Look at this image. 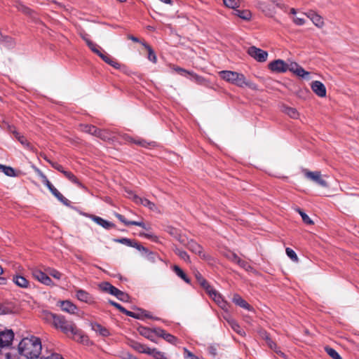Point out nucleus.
Returning a JSON list of instances; mask_svg holds the SVG:
<instances>
[{"instance_id": "nucleus-1", "label": "nucleus", "mask_w": 359, "mask_h": 359, "mask_svg": "<svg viewBox=\"0 0 359 359\" xmlns=\"http://www.w3.org/2000/svg\"><path fill=\"white\" fill-rule=\"evenodd\" d=\"M46 318L53 320L54 326L60 329L66 334H71L75 340L81 342L83 341L86 337L83 335L82 332L76 327L74 323L66 320L62 316L48 313Z\"/></svg>"}, {"instance_id": "nucleus-2", "label": "nucleus", "mask_w": 359, "mask_h": 359, "mask_svg": "<svg viewBox=\"0 0 359 359\" xmlns=\"http://www.w3.org/2000/svg\"><path fill=\"white\" fill-rule=\"evenodd\" d=\"M41 339L34 336L22 339L18 345L20 354L29 359L38 358L41 354Z\"/></svg>"}, {"instance_id": "nucleus-3", "label": "nucleus", "mask_w": 359, "mask_h": 359, "mask_svg": "<svg viewBox=\"0 0 359 359\" xmlns=\"http://www.w3.org/2000/svg\"><path fill=\"white\" fill-rule=\"evenodd\" d=\"M219 74L223 80L238 87L243 88L244 86H248L251 88H254V84L248 81L243 74L233 71L223 70L219 72Z\"/></svg>"}, {"instance_id": "nucleus-4", "label": "nucleus", "mask_w": 359, "mask_h": 359, "mask_svg": "<svg viewBox=\"0 0 359 359\" xmlns=\"http://www.w3.org/2000/svg\"><path fill=\"white\" fill-rule=\"evenodd\" d=\"M303 172L304 174V176L307 179L316 182L320 187H328V184L327 183V182L322 178L320 172H319V171L312 172V171H309L307 169H304V170H303Z\"/></svg>"}, {"instance_id": "nucleus-5", "label": "nucleus", "mask_w": 359, "mask_h": 359, "mask_svg": "<svg viewBox=\"0 0 359 359\" xmlns=\"http://www.w3.org/2000/svg\"><path fill=\"white\" fill-rule=\"evenodd\" d=\"M248 53L259 62H265L267 60L268 53L255 46H250Z\"/></svg>"}, {"instance_id": "nucleus-6", "label": "nucleus", "mask_w": 359, "mask_h": 359, "mask_svg": "<svg viewBox=\"0 0 359 359\" xmlns=\"http://www.w3.org/2000/svg\"><path fill=\"white\" fill-rule=\"evenodd\" d=\"M269 69L273 72L284 73L288 70V67L284 60L278 59L269 64Z\"/></svg>"}, {"instance_id": "nucleus-7", "label": "nucleus", "mask_w": 359, "mask_h": 359, "mask_svg": "<svg viewBox=\"0 0 359 359\" xmlns=\"http://www.w3.org/2000/svg\"><path fill=\"white\" fill-rule=\"evenodd\" d=\"M114 242L121 243L123 245H126L129 247H133L136 249H137L140 251L144 252L145 253L149 252V250L147 248H144L143 245H140L137 242H136L134 240H131L127 238H116L114 240Z\"/></svg>"}, {"instance_id": "nucleus-8", "label": "nucleus", "mask_w": 359, "mask_h": 359, "mask_svg": "<svg viewBox=\"0 0 359 359\" xmlns=\"http://www.w3.org/2000/svg\"><path fill=\"white\" fill-rule=\"evenodd\" d=\"M154 332L156 336L163 338L167 342L171 344L176 345L178 341L176 337L170 333L166 332L165 330L161 327H154Z\"/></svg>"}, {"instance_id": "nucleus-9", "label": "nucleus", "mask_w": 359, "mask_h": 359, "mask_svg": "<svg viewBox=\"0 0 359 359\" xmlns=\"http://www.w3.org/2000/svg\"><path fill=\"white\" fill-rule=\"evenodd\" d=\"M287 66L288 67V70L295 74L297 76L306 79L307 78L310 73L306 70H304L300 65H299L297 62H290L287 63Z\"/></svg>"}, {"instance_id": "nucleus-10", "label": "nucleus", "mask_w": 359, "mask_h": 359, "mask_svg": "<svg viewBox=\"0 0 359 359\" xmlns=\"http://www.w3.org/2000/svg\"><path fill=\"white\" fill-rule=\"evenodd\" d=\"M76 297L79 301L89 304L95 302L94 297L89 292L82 289L76 290Z\"/></svg>"}, {"instance_id": "nucleus-11", "label": "nucleus", "mask_w": 359, "mask_h": 359, "mask_svg": "<svg viewBox=\"0 0 359 359\" xmlns=\"http://www.w3.org/2000/svg\"><path fill=\"white\" fill-rule=\"evenodd\" d=\"M32 276L35 279L46 285H51L53 284V281L50 277L46 273L40 270H33Z\"/></svg>"}, {"instance_id": "nucleus-12", "label": "nucleus", "mask_w": 359, "mask_h": 359, "mask_svg": "<svg viewBox=\"0 0 359 359\" xmlns=\"http://www.w3.org/2000/svg\"><path fill=\"white\" fill-rule=\"evenodd\" d=\"M311 88L318 96L320 97L326 96V88L322 82L319 81H313Z\"/></svg>"}, {"instance_id": "nucleus-13", "label": "nucleus", "mask_w": 359, "mask_h": 359, "mask_svg": "<svg viewBox=\"0 0 359 359\" xmlns=\"http://www.w3.org/2000/svg\"><path fill=\"white\" fill-rule=\"evenodd\" d=\"M187 248L189 250L195 254L198 255L201 257L205 258V255L203 250V247L194 240H190L187 243Z\"/></svg>"}, {"instance_id": "nucleus-14", "label": "nucleus", "mask_w": 359, "mask_h": 359, "mask_svg": "<svg viewBox=\"0 0 359 359\" xmlns=\"http://www.w3.org/2000/svg\"><path fill=\"white\" fill-rule=\"evenodd\" d=\"M89 217L96 224L102 226L105 229H109L115 226L114 224L107 220H105L100 217L94 215H90Z\"/></svg>"}, {"instance_id": "nucleus-15", "label": "nucleus", "mask_w": 359, "mask_h": 359, "mask_svg": "<svg viewBox=\"0 0 359 359\" xmlns=\"http://www.w3.org/2000/svg\"><path fill=\"white\" fill-rule=\"evenodd\" d=\"M133 201L137 204H141L143 206L148 208L150 210H155L156 209V205L147 198H141L137 195H134Z\"/></svg>"}, {"instance_id": "nucleus-16", "label": "nucleus", "mask_w": 359, "mask_h": 359, "mask_svg": "<svg viewBox=\"0 0 359 359\" xmlns=\"http://www.w3.org/2000/svg\"><path fill=\"white\" fill-rule=\"evenodd\" d=\"M307 17L313 22V23L318 27L321 28L324 25L323 18L313 11H310L306 14Z\"/></svg>"}, {"instance_id": "nucleus-17", "label": "nucleus", "mask_w": 359, "mask_h": 359, "mask_svg": "<svg viewBox=\"0 0 359 359\" xmlns=\"http://www.w3.org/2000/svg\"><path fill=\"white\" fill-rule=\"evenodd\" d=\"M116 217L122 223H123L126 226H140L144 229H147L146 225L143 222H137V221H128L127 220L125 217L119 213L115 214Z\"/></svg>"}, {"instance_id": "nucleus-18", "label": "nucleus", "mask_w": 359, "mask_h": 359, "mask_svg": "<svg viewBox=\"0 0 359 359\" xmlns=\"http://www.w3.org/2000/svg\"><path fill=\"white\" fill-rule=\"evenodd\" d=\"M60 304L61 309L69 313L74 314L77 310L76 306L69 300L60 302Z\"/></svg>"}, {"instance_id": "nucleus-19", "label": "nucleus", "mask_w": 359, "mask_h": 359, "mask_svg": "<svg viewBox=\"0 0 359 359\" xmlns=\"http://www.w3.org/2000/svg\"><path fill=\"white\" fill-rule=\"evenodd\" d=\"M98 56L100 57L102 59V60H104L107 64L111 65L115 69H120L121 65L118 62L112 59L111 56L106 53L104 51H101L99 53Z\"/></svg>"}, {"instance_id": "nucleus-20", "label": "nucleus", "mask_w": 359, "mask_h": 359, "mask_svg": "<svg viewBox=\"0 0 359 359\" xmlns=\"http://www.w3.org/2000/svg\"><path fill=\"white\" fill-rule=\"evenodd\" d=\"M99 287L102 291L109 293L114 296H116V294H117V293L119 291L118 288L112 285L109 282H103L100 284Z\"/></svg>"}, {"instance_id": "nucleus-21", "label": "nucleus", "mask_w": 359, "mask_h": 359, "mask_svg": "<svg viewBox=\"0 0 359 359\" xmlns=\"http://www.w3.org/2000/svg\"><path fill=\"white\" fill-rule=\"evenodd\" d=\"M232 301L235 304L239 306L241 308L248 311L252 310V307L238 294H235L233 295Z\"/></svg>"}, {"instance_id": "nucleus-22", "label": "nucleus", "mask_w": 359, "mask_h": 359, "mask_svg": "<svg viewBox=\"0 0 359 359\" xmlns=\"http://www.w3.org/2000/svg\"><path fill=\"white\" fill-rule=\"evenodd\" d=\"M165 231L180 243H184L185 242V238L181 236L180 231L177 229L168 226L166 227Z\"/></svg>"}, {"instance_id": "nucleus-23", "label": "nucleus", "mask_w": 359, "mask_h": 359, "mask_svg": "<svg viewBox=\"0 0 359 359\" xmlns=\"http://www.w3.org/2000/svg\"><path fill=\"white\" fill-rule=\"evenodd\" d=\"M130 346L133 348L135 351L141 353L147 354L149 353V347L144 345L136 341H130L129 343Z\"/></svg>"}, {"instance_id": "nucleus-24", "label": "nucleus", "mask_w": 359, "mask_h": 359, "mask_svg": "<svg viewBox=\"0 0 359 359\" xmlns=\"http://www.w3.org/2000/svg\"><path fill=\"white\" fill-rule=\"evenodd\" d=\"M126 316L132 317L135 319H141L142 317H146L148 318H151V316L149 315V313L145 310L139 309L138 312H132L127 310L126 313Z\"/></svg>"}, {"instance_id": "nucleus-25", "label": "nucleus", "mask_w": 359, "mask_h": 359, "mask_svg": "<svg viewBox=\"0 0 359 359\" xmlns=\"http://www.w3.org/2000/svg\"><path fill=\"white\" fill-rule=\"evenodd\" d=\"M189 76H191V79L198 85H202L204 86H209L210 85L208 80L201 76L198 75L194 72H191Z\"/></svg>"}, {"instance_id": "nucleus-26", "label": "nucleus", "mask_w": 359, "mask_h": 359, "mask_svg": "<svg viewBox=\"0 0 359 359\" xmlns=\"http://www.w3.org/2000/svg\"><path fill=\"white\" fill-rule=\"evenodd\" d=\"M69 181L76 184L81 189H86V187L79 182L77 177L70 171L65 170L62 173Z\"/></svg>"}, {"instance_id": "nucleus-27", "label": "nucleus", "mask_w": 359, "mask_h": 359, "mask_svg": "<svg viewBox=\"0 0 359 359\" xmlns=\"http://www.w3.org/2000/svg\"><path fill=\"white\" fill-rule=\"evenodd\" d=\"M139 332L142 336L155 342V340L153 338V334H154V329L151 330L147 327H140L139 328Z\"/></svg>"}, {"instance_id": "nucleus-28", "label": "nucleus", "mask_w": 359, "mask_h": 359, "mask_svg": "<svg viewBox=\"0 0 359 359\" xmlns=\"http://www.w3.org/2000/svg\"><path fill=\"white\" fill-rule=\"evenodd\" d=\"M13 282L19 287L27 288L29 286V281L22 276H15L13 278Z\"/></svg>"}, {"instance_id": "nucleus-29", "label": "nucleus", "mask_w": 359, "mask_h": 359, "mask_svg": "<svg viewBox=\"0 0 359 359\" xmlns=\"http://www.w3.org/2000/svg\"><path fill=\"white\" fill-rule=\"evenodd\" d=\"M234 14L239 17L240 18L245 20H249L251 17L252 14L251 12L248 10H238L236 9L234 11Z\"/></svg>"}, {"instance_id": "nucleus-30", "label": "nucleus", "mask_w": 359, "mask_h": 359, "mask_svg": "<svg viewBox=\"0 0 359 359\" xmlns=\"http://www.w3.org/2000/svg\"><path fill=\"white\" fill-rule=\"evenodd\" d=\"M147 355H152L155 359H168L163 352L158 351L157 348H150Z\"/></svg>"}, {"instance_id": "nucleus-31", "label": "nucleus", "mask_w": 359, "mask_h": 359, "mask_svg": "<svg viewBox=\"0 0 359 359\" xmlns=\"http://www.w3.org/2000/svg\"><path fill=\"white\" fill-rule=\"evenodd\" d=\"M283 112L288 115L292 118H298L299 113L295 108L290 107H284L283 109Z\"/></svg>"}, {"instance_id": "nucleus-32", "label": "nucleus", "mask_w": 359, "mask_h": 359, "mask_svg": "<svg viewBox=\"0 0 359 359\" xmlns=\"http://www.w3.org/2000/svg\"><path fill=\"white\" fill-rule=\"evenodd\" d=\"M142 44L148 51V59L152 62L156 63L157 60L156 55L151 47L145 42H142Z\"/></svg>"}, {"instance_id": "nucleus-33", "label": "nucleus", "mask_w": 359, "mask_h": 359, "mask_svg": "<svg viewBox=\"0 0 359 359\" xmlns=\"http://www.w3.org/2000/svg\"><path fill=\"white\" fill-rule=\"evenodd\" d=\"M125 140L128 142H134L135 144L140 145L143 147H147L149 145L153 144L154 142L148 143L144 140H134L131 137L128 135L125 136Z\"/></svg>"}, {"instance_id": "nucleus-34", "label": "nucleus", "mask_w": 359, "mask_h": 359, "mask_svg": "<svg viewBox=\"0 0 359 359\" xmlns=\"http://www.w3.org/2000/svg\"><path fill=\"white\" fill-rule=\"evenodd\" d=\"M229 326L238 334L242 335L244 332L241 328L240 325L238 324V323L233 320V318H229L226 320Z\"/></svg>"}, {"instance_id": "nucleus-35", "label": "nucleus", "mask_w": 359, "mask_h": 359, "mask_svg": "<svg viewBox=\"0 0 359 359\" xmlns=\"http://www.w3.org/2000/svg\"><path fill=\"white\" fill-rule=\"evenodd\" d=\"M172 270L174 272L180 277L182 280H184L186 283H189L190 279L187 277L185 273L177 265H174L172 266Z\"/></svg>"}, {"instance_id": "nucleus-36", "label": "nucleus", "mask_w": 359, "mask_h": 359, "mask_svg": "<svg viewBox=\"0 0 359 359\" xmlns=\"http://www.w3.org/2000/svg\"><path fill=\"white\" fill-rule=\"evenodd\" d=\"M0 170L8 177H15L17 175L15 170L10 166L0 165Z\"/></svg>"}, {"instance_id": "nucleus-37", "label": "nucleus", "mask_w": 359, "mask_h": 359, "mask_svg": "<svg viewBox=\"0 0 359 359\" xmlns=\"http://www.w3.org/2000/svg\"><path fill=\"white\" fill-rule=\"evenodd\" d=\"M52 194L65 205H69V201L57 189H56Z\"/></svg>"}, {"instance_id": "nucleus-38", "label": "nucleus", "mask_w": 359, "mask_h": 359, "mask_svg": "<svg viewBox=\"0 0 359 359\" xmlns=\"http://www.w3.org/2000/svg\"><path fill=\"white\" fill-rule=\"evenodd\" d=\"M52 194L65 205H69V201L57 189H56Z\"/></svg>"}, {"instance_id": "nucleus-39", "label": "nucleus", "mask_w": 359, "mask_h": 359, "mask_svg": "<svg viewBox=\"0 0 359 359\" xmlns=\"http://www.w3.org/2000/svg\"><path fill=\"white\" fill-rule=\"evenodd\" d=\"M223 3L225 6L229 8H232L234 11L236 9V8L240 6L239 0H223Z\"/></svg>"}, {"instance_id": "nucleus-40", "label": "nucleus", "mask_w": 359, "mask_h": 359, "mask_svg": "<svg viewBox=\"0 0 359 359\" xmlns=\"http://www.w3.org/2000/svg\"><path fill=\"white\" fill-rule=\"evenodd\" d=\"M237 264H238L241 268L245 269L246 271H254L253 267L246 261L241 259L239 258L238 260Z\"/></svg>"}, {"instance_id": "nucleus-41", "label": "nucleus", "mask_w": 359, "mask_h": 359, "mask_svg": "<svg viewBox=\"0 0 359 359\" xmlns=\"http://www.w3.org/2000/svg\"><path fill=\"white\" fill-rule=\"evenodd\" d=\"M325 350L326 353L333 359H342V358L339 355V354L337 352L336 350L331 347H325Z\"/></svg>"}, {"instance_id": "nucleus-42", "label": "nucleus", "mask_w": 359, "mask_h": 359, "mask_svg": "<svg viewBox=\"0 0 359 359\" xmlns=\"http://www.w3.org/2000/svg\"><path fill=\"white\" fill-rule=\"evenodd\" d=\"M16 8H18V11L27 15H30L32 13V9H30L29 7L26 6L21 2L17 3Z\"/></svg>"}, {"instance_id": "nucleus-43", "label": "nucleus", "mask_w": 359, "mask_h": 359, "mask_svg": "<svg viewBox=\"0 0 359 359\" xmlns=\"http://www.w3.org/2000/svg\"><path fill=\"white\" fill-rule=\"evenodd\" d=\"M297 211L301 215L302 219L305 224H309V225L313 224V222L312 221V219L304 212H303L300 208H297Z\"/></svg>"}, {"instance_id": "nucleus-44", "label": "nucleus", "mask_w": 359, "mask_h": 359, "mask_svg": "<svg viewBox=\"0 0 359 359\" xmlns=\"http://www.w3.org/2000/svg\"><path fill=\"white\" fill-rule=\"evenodd\" d=\"M172 69L176 73H177L178 74L181 75V76H187V75H189L191 72L190 71H188L185 69H183L182 67H180L178 66H175L173 65L172 67Z\"/></svg>"}, {"instance_id": "nucleus-45", "label": "nucleus", "mask_w": 359, "mask_h": 359, "mask_svg": "<svg viewBox=\"0 0 359 359\" xmlns=\"http://www.w3.org/2000/svg\"><path fill=\"white\" fill-rule=\"evenodd\" d=\"M87 45L89 47V48L96 55H99V53L101 52L100 49L101 48L96 43H93L91 41H87Z\"/></svg>"}, {"instance_id": "nucleus-46", "label": "nucleus", "mask_w": 359, "mask_h": 359, "mask_svg": "<svg viewBox=\"0 0 359 359\" xmlns=\"http://www.w3.org/2000/svg\"><path fill=\"white\" fill-rule=\"evenodd\" d=\"M224 255L230 261L237 263L238 260L240 257L238 255L231 251H227L224 253Z\"/></svg>"}, {"instance_id": "nucleus-47", "label": "nucleus", "mask_w": 359, "mask_h": 359, "mask_svg": "<svg viewBox=\"0 0 359 359\" xmlns=\"http://www.w3.org/2000/svg\"><path fill=\"white\" fill-rule=\"evenodd\" d=\"M80 129L83 132L92 135L93 132H95V126L81 124L80 125Z\"/></svg>"}, {"instance_id": "nucleus-48", "label": "nucleus", "mask_w": 359, "mask_h": 359, "mask_svg": "<svg viewBox=\"0 0 359 359\" xmlns=\"http://www.w3.org/2000/svg\"><path fill=\"white\" fill-rule=\"evenodd\" d=\"M212 297H210L217 304H225V301L223 299L221 294L216 290L215 292H212Z\"/></svg>"}, {"instance_id": "nucleus-49", "label": "nucleus", "mask_w": 359, "mask_h": 359, "mask_svg": "<svg viewBox=\"0 0 359 359\" xmlns=\"http://www.w3.org/2000/svg\"><path fill=\"white\" fill-rule=\"evenodd\" d=\"M175 253L183 260L185 262H189L190 258L187 252L184 250L177 249Z\"/></svg>"}, {"instance_id": "nucleus-50", "label": "nucleus", "mask_w": 359, "mask_h": 359, "mask_svg": "<svg viewBox=\"0 0 359 359\" xmlns=\"http://www.w3.org/2000/svg\"><path fill=\"white\" fill-rule=\"evenodd\" d=\"M15 137L18 139V140L24 146L29 147V143L27 142L26 137L23 135H21L19 133H14Z\"/></svg>"}, {"instance_id": "nucleus-51", "label": "nucleus", "mask_w": 359, "mask_h": 359, "mask_svg": "<svg viewBox=\"0 0 359 359\" xmlns=\"http://www.w3.org/2000/svg\"><path fill=\"white\" fill-rule=\"evenodd\" d=\"M287 255L294 262L298 261V257L296 252L291 248H287L285 250Z\"/></svg>"}, {"instance_id": "nucleus-52", "label": "nucleus", "mask_w": 359, "mask_h": 359, "mask_svg": "<svg viewBox=\"0 0 359 359\" xmlns=\"http://www.w3.org/2000/svg\"><path fill=\"white\" fill-rule=\"evenodd\" d=\"M115 297L116 298H118L119 300L124 302H128L129 299H130V297L128 294L121 291L120 290H119L118 292L117 293V294H116Z\"/></svg>"}, {"instance_id": "nucleus-53", "label": "nucleus", "mask_w": 359, "mask_h": 359, "mask_svg": "<svg viewBox=\"0 0 359 359\" xmlns=\"http://www.w3.org/2000/svg\"><path fill=\"white\" fill-rule=\"evenodd\" d=\"M98 137L104 141L109 140L111 139V134L108 130H101Z\"/></svg>"}, {"instance_id": "nucleus-54", "label": "nucleus", "mask_w": 359, "mask_h": 359, "mask_svg": "<svg viewBox=\"0 0 359 359\" xmlns=\"http://www.w3.org/2000/svg\"><path fill=\"white\" fill-rule=\"evenodd\" d=\"M48 274L50 276H51L52 277H53L54 278H56L57 280L60 279L62 277V273L60 271H58L57 270L54 269H50L48 270Z\"/></svg>"}, {"instance_id": "nucleus-55", "label": "nucleus", "mask_w": 359, "mask_h": 359, "mask_svg": "<svg viewBox=\"0 0 359 359\" xmlns=\"http://www.w3.org/2000/svg\"><path fill=\"white\" fill-rule=\"evenodd\" d=\"M109 303L112 305L113 306H114L115 308H116L117 309H118L121 313L126 314V312H127V309H126L124 307H123L121 304H119L118 303H116L114 301H112V300H109Z\"/></svg>"}, {"instance_id": "nucleus-56", "label": "nucleus", "mask_w": 359, "mask_h": 359, "mask_svg": "<svg viewBox=\"0 0 359 359\" xmlns=\"http://www.w3.org/2000/svg\"><path fill=\"white\" fill-rule=\"evenodd\" d=\"M259 3L261 5H265V4L270 5V4H271L273 5L277 6H280V4L279 0H259Z\"/></svg>"}, {"instance_id": "nucleus-57", "label": "nucleus", "mask_w": 359, "mask_h": 359, "mask_svg": "<svg viewBox=\"0 0 359 359\" xmlns=\"http://www.w3.org/2000/svg\"><path fill=\"white\" fill-rule=\"evenodd\" d=\"M196 278L198 283L203 287V286L205 285L208 282L201 276V273H198L196 274Z\"/></svg>"}, {"instance_id": "nucleus-58", "label": "nucleus", "mask_w": 359, "mask_h": 359, "mask_svg": "<svg viewBox=\"0 0 359 359\" xmlns=\"http://www.w3.org/2000/svg\"><path fill=\"white\" fill-rule=\"evenodd\" d=\"M203 287L205 290L210 297H212V292L216 291V290H215L208 283L205 285L203 286Z\"/></svg>"}, {"instance_id": "nucleus-59", "label": "nucleus", "mask_w": 359, "mask_h": 359, "mask_svg": "<svg viewBox=\"0 0 359 359\" xmlns=\"http://www.w3.org/2000/svg\"><path fill=\"white\" fill-rule=\"evenodd\" d=\"M184 353L186 354L185 358L190 359H199L196 355H195L194 353L189 351L187 348H184Z\"/></svg>"}, {"instance_id": "nucleus-60", "label": "nucleus", "mask_w": 359, "mask_h": 359, "mask_svg": "<svg viewBox=\"0 0 359 359\" xmlns=\"http://www.w3.org/2000/svg\"><path fill=\"white\" fill-rule=\"evenodd\" d=\"M5 359H18V355L11 352H6L4 354Z\"/></svg>"}, {"instance_id": "nucleus-61", "label": "nucleus", "mask_w": 359, "mask_h": 359, "mask_svg": "<svg viewBox=\"0 0 359 359\" xmlns=\"http://www.w3.org/2000/svg\"><path fill=\"white\" fill-rule=\"evenodd\" d=\"M294 22L297 25H303L305 23V20L303 18L296 17L293 19Z\"/></svg>"}, {"instance_id": "nucleus-62", "label": "nucleus", "mask_w": 359, "mask_h": 359, "mask_svg": "<svg viewBox=\"0 0 359 359\" xmlns=\"http://www.w3.org/2000/svg\"><path fill=\"white\" fill-rule=\"evenodd\" d=\"M44 359H64L62 356L58 353H52L50 355L45 358Z\"/></svg>"}, {"instance_id": "nucleus-63", "label": "nucleus", "mask_w": 359, "mask_h": 359, "mask_svg": "<svg viewBox=\"0 0 359 359\" xmlns=\"http://www.w3.org/2000/svg\"><path fill=\"white\" fill-rule=\"evenodd\" d=\"M122 358L123 359H135V356L131 355L130 353H123V355H122Z\"/></svg>"}, {"instance_id": "nucleus-64", "label": "nucleus", "mask_w": 359, "mask_h": 359, "mask_svg": "<svg viewBox=\"0 0 359 359\" xmlns=\"http://www.w3.org/2000/svg\"><path fill=\"white\" fill-rule=\"evenodd\" d=\"M122 358L123 359H135V356L131 355L130 353H123V355H122Z\"/></svg>"}]
</instances>
